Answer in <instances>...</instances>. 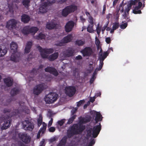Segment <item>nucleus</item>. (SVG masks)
Instances as JSON below:
<instances>
[{"mask_svg":"<svg viewBox=\"0 0 146 146\" xmlns=\"http://www.w3.org/2000/svg\"><path fill=\"white\" fill-rule=\"evenodd\" d=\"M89 121L90 119L86 117L79 118L78 124H74L68 130V136L70 137L74 134L81 133L85 128L84 124Z\"/></svg>","mask_w":146,"mask_h":146,"instance_id":"1","label":"nucleus"},{"mask_svg":"<svg viewBox=\"0 0 146 146\" xmlns=\"http://www.w3.org/2000/svg\"><path fill=\"white\" fill-rule=\"evenodd\" d=\"M87 31L91 33H93L94 32L95 30L93 28V24H89L87 28Z\"/></svg>","mask_w":146,"mask_h":146,"instance_id":"31","label":"nucleus"},{"mask_svg":"<svg viewBox=\"0 0 146 146\" xmlns=\"http://www.w3.org/2000/svg\"><path fill=\"white\" fill-rule=\"evenodd\" d=\"M19 58L18 57H16L14 56V55H13L11 56V59L12 61L15 62H17L18 61Z\"/></svg>","mask_w":146,"mask_h":146,"instance_id":"37","label":"nucleus"},{"mask_svg":"<svg viewBox=\"0 0 146 146\" xmlns=\"http://www.w3.org/2000/svg\"><path fill=\"white\" fill-rule=\"evenodd\" d=\"M41 1L42 3L39 9V12L41 13L46 12L48 10V6L56 2L54 0H42Z\"/></svg>","mask_w":146,"mask_h":146,"instance_id":"4","label":"nucleus"},{"mask_svg":"<svg viewBox=\"0 0 146 146\" xmlns=\"http://www.w3.org/2000/svg\"><path fill=\"white\" fill-rule=\"evenodd\" d=\"M111 16V15L110 14L108 15L107 16V18L108 19L110 18V17Z\"/></svg>","mask_w":146,"mask_h":146,"instance_id":"64","label":"nucleus"},{"mask_svg":"<svg viewBox=\"0 0 146 146\" xmlns=\"http://www.w3.org/2000/svg\"><path fill=\"white\" fill-rule=\"evenodd\" d=\"M17 89H14V90H13L11 91V93H13L12 92H13V94H16L17 93Z\"/></svg>","mask_w":146,"mask_h":146,"instance_id":"54","label":"nucleus"},{"mask_svg":"<svg viewBox=\"0 0 146 146\" xmlns=\"http://www.w3.org/2000/svg\"><path fill=\"white\" fill-rule=\"evenodd\" d=\"M88 21L90 23V24H93V19L91 17L89 16L88 17Z\"/></svg>","mask_w":146,"mask_h":146,"instance_id":"42","label":"nucleus"},{"mask_svg":"<svg viewBox=\"0 0 146 146\" xmlns=\"http://www.w3.org/2000/svg\"><path fill=\"white\" fill-rule=\"evenodd\" d=\"M58 95L55 93H50L46 95L44 100L46 103L50 104L55 102L58 98Z\"/></svg>","mask_w":146,"mask_h":146,"instance_id":"5","label":"nucleus"},{"mask_svg":"<svg viewBox=\"0 0 146 146\" xmlns=\"http://www.w3.org/2000/svg\"><path fill=\"white\" fill-rule=\"evenodd\" d=\"M42 122V117L41 114H40L39 117L38 119V126H40Z\"/></svg>","mask_w":146,"mask_h":146,"instance_id":"35","label":"nucleus"},{"mask_svg":"<svg viewBox=\"0 0 146 146\" xmlns=\"http://www.w3.org/2000/svg\"><path fill=\"white\" fill-rule=\"evenodd\" d=\"M96 95H95L93 97H91L90 99V101L92 102H93L95 100V99L96 98Z\"/></svg>","mask_w":146,"mask_h":146,"instance_id":"45","label":"nucleus"},{"mask_svg":"<svg viewBox=\"0 0 146 146\" xmlns=\"http://www.w3.org/2000/svg\"><path fill=\"white\" fill-rule=\"evenodd\" d=\"M0 125L2 129H6L10 126V121L9 118H1L0 119Z\"/></svg>","mask_w":146,"mask_h":146,"instance_id":"11","label":"nucleus"},{"mask_svg":"<svg viewBox=\"0 0 146 146\" xmlns=\"http://www.w3.org/2000/svg\"><path fill=\"white\" fill-rule=\"evenodd\" d=\"M106 28V26H104L103 27L102 29V31L103 33L104 31L105 30V29Z\"/></svg>","mask_w":146,"mask_h":146,"instance_id":"59","label":"nucleus"},{"mask_svg":"<svg viewBox=\"0 0 146 146\" xmlns=\"http://www.w3.org/2000/svg\"><path fill=\"white\" fill-rule=\"evenodd\" d=\"M106 9V6L105 5H104V8H103V13H105V11Z\"/></svg>","mask_w":146,"mask_h":146,"instance_id":"62","label":"nucleus"},{"mask_svg":"<svg viewBox=\"0 0 146 146\" xmlns=\"http://www.w3.org/2000/svg\"><path fill=\"white\" fill-rule=\"evenodd\" d=\"M17 23L18 22L15 20H11L7 23L6 27L9 29H13L15 27Z\"/></svg>","mask_w":146,"mask_h":146,"instance_id":"15","label":"nucleus"},{"mask_svg":"<svg viewBox=\"0 0 146 146\" xmlns=\"http://www.w3.org/2000/svg\"><path fill=\"white\" fill-rule=\"evenodd\" d=\"M101 127L100 123L99 125L95 126L93 128L91 129L88 131V137L89 139L88 135L91 137L92 135L94 138L97 137L101 130Z\"/></svg>","mask_w":146,"mask_h":146,"instance_id":"7","label":"nucleus"},{"mask_svg":"<svg viewBox=\"0 0 146 146\" xmlns=\"http://www.w3.org/2000/svg\"><path fill=\"white\" fill-rule=\"evenodd\" d=\"M55 128L54 127H51L49 129V130L50 132H53L55 130Z\"/></svg>","mask_w":146,"mask_h":146,"instance_id":"47","label":"nucleus"},{"mask_svg":"<svg viewBox=\"0 0 146 146\" xmlns=\"http://www.w3.org/2000/svg\"><path fill=\"white\" fill-rule=\"evenodd\" d=\"M115 17L116 19H117L119 17V15L117 13H116V14L115 15Z\"/></svg>","mask_w":146,"mask_h":146,"instance_id":"60","label":"nucleus"},{"mask_svg":"<svg viewBox=\"0 0 146 146\" xmlns=\"http://www.w3.org/2000/svg\"><path fill=\"white\" fill-rule=\"evenodd\" d=\"M7 52L5 47L3 45H0V57L5 55Z\"/></svg>","mask_w":146,"mask_h":146,"instance_id":"25","label":"nucleus"},{"mask_svg":"<svg viewBox=\"0 0 146 146\" xmlns=\"http://www.w3.org/2000/svg\"><path fill=\"white\" fill-rule=\"evenodd\" d=\"M127 25V23H125L121 24L120 26V27L121 29H124L126 28Z\"/></svg>","mask_w":146,"mask_h":146,"instance_id":"41","label":"nucleus"},{"mask_svg":"<svg viewBox=\"0 0 146 146\" xmlns=\"http://www.w3.org/2000/svg\"><path fill=\"white\" fill-rule=\"evenodd\" d=\"M142 3L140 2L138 3V6L135 7L134 9L133 10V12L135 14H139L141 13V11L140 10H139L140 9L142 6Z\"/></svg>","mask_w":146,"mask_h":146,"instance_id":"22","label":"nucleus"},{"mask_svg":"<svg viewBox=\"0 0 146 146\" xmlns=\"http://www.w3.org/2000/svg\"><path fill=\"white\" fill-rule=\"evenodd\" d=\"M73 36L72 34H69L64 37L61 41L58 43L56 44L58 46H61L63 45L64 43H67L71 41L72 39Z\"/></svg>","mask_w":146,"mask_h":146,"instance_id":"12","label":"nucleus"},{"mask_svg":"<svg viewBox=\"0 0 146 146\" xmlns=\"http://www.w3.org/2000/svg\"><path fill=\"white\" fill-rule=\"evenodd\" d=\"M30 0H24L23 2V5L25 7H28L29 5V4Z\"/></svg>","mask_w":146,"mask_h":146,"instance_id":"34","label":"nucleus"},{"mask_svg":"<svg viewBox=\"0 0 146 146\" xmlns=\"http://www.w3.org/2000/svg\"><path fill=\"white\" fill-rule=\"evenodd\" d=\"M45 36L42 33H40L35 38L37 39H42L44 38Z\"/></svg>","mask_w":146,"mask_h":146,"instance_id":"33","label":"nucleus"},{"mask_svg":"<svg viewBox=\"0 0 146 146\" xmlns=\"http://www.w3.org/2000/svg\"><path fill=\"white\" fill-rule=\"evenodd\" d=\"M42 126H43V128L42 129H40V131L41 132H42V133H43L44 132V130H45L46 127V125L43 122L42 123Z\"/></svg>","mask_w":146,"mask_h":146,"instance_id":"40","label":"nucleus"},{"mask_svg":"<svg viewBox=\"0 0 146 146\" xmlns=\"http://www.w3.org/2000/svg\"><path fill=\"white\" fill-rule=\"evenodd\" d=\"M55 25L56 24L55 23L50 22L47 23L46 27L48 29H51L54 28Z\"/></svg>","mask_w":146,"mask_h":146,"instance_id":"29","label":"nucleus"},{"mask_svg":"<svg viewBox=\"0 0 146 146\" xmlns=\"http://www.w3.org/2000/svg\"><path fill=\"white\" fill-rule=\"evenodd\" d=\"M30 17L26 15H23L21 17V21L24 23H27L29 21Z\"/></svg>","mask_w":146,"mask_h":146,"instance_id":"28","label":"nucleus"},{"mask_svg":"<svg viewBox=\"0 0 146 146\" xmlns=\"http://www.w3.org/2000/svg\"><path fill=\"white\" fill-rule=\"evenodd\" d=\"M86 15L88 16H89L90 14H89V13L88 12H86Z\"/></svg>","mask_w":146,"mask_h":146,"instance_id":"63","label":"nucleus"},{"mask_svg":"<svg viewBox=\"0 0 146 146\" xmlns=\"http://www.w3.org/2000/svg\"><path fill=\"white\" fill-rule=\"evenodd\" d=\"M46 72H49L55 76H57L58 73L56 70L54 68L51 67H48L45 69Z\"/></svg>","mask_w":146,"mask_h":146,"instance_id":"20","label":"nucleus"},{"mask_svg":"<svg viewBox=\"0 0 146 146\" xmlns=\"http://www.w3.org/2000/svg\"><path fill=\"white\" fill-rule=\"evenodd\" d=\"M65 119H62L61 120L58 121V124L60 126L62 125L65 122Z\"/></svg>","mask_w":146,"mask_h":146,"instance_id":"43","label":"nucleus"},{"mask_svg":"<svg viewBox=\"0 0 146 146\" xmlns=\"http://www.w3.org/2000/svg\"><path fill=\"white\" fill-rule=\"evenodd\" d=\"M101 30H102L101 27L100 26L99 24H98L96 27V31L98 35L100 34Z\"/></svg>","mask_w":146,"mask_h":146,"instance_id":"38","label":"nucleus"},{"mask_svg":"<svg viewBox=\"0 0 146 146\" xmlns=\"http://www.w3.org/2000/svg\"><path fill=\"white\" fill-rule=\"evenodd\" d=\"M32 45V43L31 42H29L27 43L25 49V53L27 54L30 52Z\"/></svg>","mask_w":146,"mask_h":146,"instance_id":"24","label":"nucleus"},{"mask_svg":"<svg viewBox=\"0 0 146 146\" xmlns=\"http://www.w3.org/2000/svg\"><path fill=\"white\" fill-rule=\"evenodd\" d=\"M136 2L137 0H131L129 2L128 5H121L119 8V11H120L121 12H123L124 10V7L125 8L124 9L125 12L127 13L131 9V6L135 5Z\"/></svg>","mask_w":146,"mask_h":146,"instance_id":"9","label":"nucleus"},{"mask_svg":"<svg viewBox=\"0 0 146 146\" xmlns=\"http://www.w3.org/2000/svg\"><path fill=\"white\" fill-rule=\"evenodd\" d=\"M74 23L72 21L68 22L65 26V30L66 32H69L71 31L74 26Z\"/></svg>","mask_w":146,"mask_h":146,"instance_id":"17","label":"nucleus"},{"mask_svg":"<svg viewBox=\"0 0 146 146\" xmlns=\"http://www.w3.org/2000/svg\"><path fill=\"white\" fill-rule=\"evenodd\" d=\"M11 49L12 52H15L17 51V44L14 42H12L10 44Z\"/></svg>","mask_w":146,"mask_h":146,"instance_id":"23","label":"nucleus"},{"mask_svg":"<svg viewBox=\"0 0 146 146\" xmlns=\"http://www.w3.org/2000/svg\"><path fill=\"white\" fill-rule=\"evenodd\" d=\"M81 52L84 56H89L92 52V50L90 47H86L81 51Z\"/></svg>","mask_w":146,"mask_h":146,"instance_id":"19","label":"nucleus"},{"mask_svg":"<svg viewBox=\"0 0 146 146\" xmlns=\"http://www.w3.org/2000/svg\"><path fill=\"white\" fill-rule=\"evenodd\" d=\"M75 92V88L72 86L67 87L65 89V92L66 94L69 96H73Z\"/></svg>","mask_w":146,"mask_h":146,"instance_id":"14","label":"nucleus"},{"mask_svg":"<svg viewBox=\"0 0 146 146\" xmlns=\"http://www.w3.org/2000/svg\"><path fill=\"white\" fill-rule=\"evenodd\" d=\"M82 58V57L81 56H80V55H78V56H77L76 57V58L77 59H81Z\"/></svg>","mask_w":146,"mask_h":146,"instance_id":"61","label":"nucleus"},{"mask_svg":"<svg viewBox=\"0 0 146 146\" xmlns=\"http://www.w3.org/2000/svg\"><path fill=\"white\" fill-rule=\"evenodd\" d=\"M119 0H114L113 1V5H115L116 4L117 2Z\"/></svg>","mask_w":146,"mask_h":146,"instance_id":"58","label":"nucleus"},{"mask_svg":"<svg viewBox=\"0 0 146 146\" xmlns=\"http://www.w3.org/2000/svg\"><path fill=\"white\" fill-rule=\"evenodd\" d=\"M95 143V141L94 139H92L88 146H92V145L94 144Z\"/></svg>","mask_w":146,"mask_h":146,"instance_id":"46","label":"nucleus"},{"mask_svg":"<svg viewBox=\"0 0 146 146\" xmlns=\"http://www.w3.org/2000/svg\"><path fill=\"white\" fill-rule=\"evenodd\" d=\"M66 142L65 138L62 139L60 141V143L57 146H63Z\"/></svg>","mask_w":146,"mask_h":146,"instance_id":"36","label":"nucleus"},{"mask_svg":"<svg viewBox=\"0 0 146 146\" xmlns=\"http://www.w3.org/2000/svg\"><path fill=\"white\" fill-rule=\"evenodd\" d=\"M44 140L43 139L41 141L40 143V144L41 145L40 146H44V145H43L44 143Z\"/></svg>","mask_w":146,"mask_h":146,"instance_id":"57","label":"nucleus"},{"mask_svg":"<svg viewBox=\"0 0 146 146\" xmlns=\"http://www.w3.org/2000/svg\"><path fill=\"white\" fill-rule=\"evenodd\" d=\"M56 140V137H54L50 139V141L51 143H52L54 141H55Z\"/></svg>","mask_w":146,"mask_h":146,"instance_id":"50","label":"nucleus"},{"mask_svg":"<svg viewBox=\"0 0 146 146\" xmlns=\"http://www.w3.org/2000/svg\"><path fill=\"white\" fill-rule=\"evenodd\" d=\"M119 24L117 23H114L113 24L112 29H111L110 33H113L114 31L117 29L119 27Z\"/></svg>","mask_w":146,"mask_h":146,"instance_id":"30","label":"nucleus"},{"mask_svg":"<svg viewBox=\"0 0 146 146\" xmlns=\"http://www.w3.org/2000/svg\"><path fill=\"white\" fill-rule=\"evenodd\" d=\"M111 41V39L110 37L106 38V41L108 44Z\"/></svg>","mask_w":146,"mask_h":146,"instance_id":"49","label":"nucleus"},{"mask_svg":"<svg viewBox=\"0 0 146 146\" xmlns=\"http://www.w3.org/2000/svg\"><path fill=\"white\" fill-rule=\"evenodd\" d=\"M95 43L98 48V49L99 50H100V52L99 53V60H100V53H102L104 54V53L106 52L108 54V55L107 56L108 54V53L107 52H102V50L100 46V42L98 39L97 38L96 36L95 37Z\"/></svg>","mask_w":146,"mask_h":146,"instance_id":"21","label":"nucleus"},{"mask_svg":"<svg viewBox=\"0 0 146 146\" xmlns=\"http://www.w3.org/2000/svg\"><path fill=\"white\" fill-rule=\"evenodd\" d=\"M96 95V98L98 96H100L101 95V93L100 92H99L96 93L95 95Z\"/></svg>","mask_w":146,"mask_h":146,"instance_id":"56","label":"nucleus"},{"mask_svg":"<svg viewBox=\"0 0 146 146\" xmlns=\"http://www.w3.org/2000/svg\"><path fill=\"white\" fill-rule=\"evenodd\" d=\"M77 6L74 5H71L66 7L62 11V15L64 16H66L69 14L77 10Z\"/></svg>","mask_w":146,"mask_h":146,"instance_id":"10","label":"nucleus"},{"mask_svg":"<svg viewBox=\"0 0 146 146\" xmlns=\"http://www.w3.org/2000/svg\"><path fill=\"white\" fill-rule=\"evenodd\" d=\"M76 117V115H73L70 118L68 122V123L70 124L72 123L74 120L75 118Z\"/></svg>","mask_w":146,"mask_h":146,"instance_id":"39","label":"nucleus"},{"mask_svg":"<svg viewBox=\"0 0 146 146\" xmlns=\"http://www.w3.org/2000/svg\"><path fill=\"white\" fill-rule=\"evenodd\" d=\"M37 47L40 52L42 57L44 58H47L49 60L52 61L56 59L58 57V54L57 52L54 53L48 57V54L53 52L54 50L52 49H43L39 46H37Z\"/></svg>","mask_w":146,"mask_h":146,"instance_id":"2","label":"nucleus"},{"mask_svg":"<svg viewBox=\"0 0 146 146\" xmlns=\"http://www.w3.org/2000/svg\"><path fill=\"white\" fill-rule=\"evenodd\" d=\"M90 113L93 116L96 115L95 120L96 121H101L102 120V117L100 113L93 110L90 111Z\"/></svg>","mask_w":146,"mask_h":146,"instance_id":"18","label":"nucleus"},{"mask_svg":"<svg viewBox=\"0 0 146 146\" xmlns=\"http://www.w3.org/2000/svg\"><path fill=\"white\" fill-rule=\"evenodd\" d=\"M4 82L7 86H9L12 85L13 80L10 78H8L4 80Z\"/></svg>","mask_w":146,"mask_h":146,"instance_id":"26","label":"nucleus"},{"mask_svg":"<svg viewBox=\"0 0 146 146\" xmlns=\"http://www.w3.org/2000/svg\"><path fill=\"white\" fill-rule=\"evenodd\" d=\"M23 127L25 130H31L33 129L34 125L33 123L28 120H25L23 122Z\"/></svg>","mask_w":146,"mask_h":146,"instance_id":"13","label":"nucleus"},{"mask_svg":"<svg viewBox=\"0 0 146 146\" xmlns=\"http://www.w3.org/2000/svg\"><path fill=\"white\" fill-rule=\"evenodd\" d=\"M13 138L15 139H18V138L20 139L25 143H28L30 141L31 139L30 137L25 133H21L16 132L14 135Z\"/></svg>","mask_w":146,"mask_h":146,"instance_id":"6","label":"nucleus"},{"mask_svg":"<svg viewBox=\"0 0 146 146\" xmlns=\"http://www.w3.org/2000/svg\"><path fill=\"white\" fill-rule=\"evenodd\" d=\"M66 0H56V1L59 3H62L65 2Z\"/></svg>","mask_w":146,"mask_h":146,"instance_id":"48","label":"nucleus"},{"mask_svg":"<svg viewBox=\"0 0 146 146\" xmlns=\"http://www.w3.org/2000/svg\"><path fill=\"white\" fill-rule=\"evenodd\" d=\"M84 101L83 100H80L78 102H77V106H80L82 104L84 103Z\"/></svg>","mask_w":146,"mask_h":146,"instance_id":"44","label":"nucleus"},{"mask_svg":"<svg viewBox=\"0 0 146 146\" xmlns=\"http://www.w3.org/2000/svg\"><path fill=\"white\" fill-rule=\"evenodd\" d=\"M23 111H24L25 112L27 113H29V110H28L26 107L24 108Z\"/></svg>","mask_w":146,"mask_h":146,"instance_id":"52","label":"nucleus"},{"mask_svg":"<svg viewBox=\"0 0 146 146\" xmlns=\"http://www.w3.org/2000/svg\"><path fill=\"white\" fill-rule=\"evenodd\" d=\"M65 52L66 53H62L61 56L64 57L66 56L69 57L73 54V52L72 50H66Z\"/></svg>","mask_w":146,"mask_h":146,"instance_id":"27","label":"nucleus"},{"mask_svg":"<svg viewBox=\"0 0 146 146\" xmlns=\"http://www.w3.org/2000/svg\"><path fill=\"white\" fill-rule=\"evenodd\" d=\"M84 43V40H77L76 41V44L79 46H82Z\"/></svg>","mask_w":146,"mask_h":146,"instance_id":"32","label":"nucleus"},{"mask_svg":"<svg viewBox=\"0 0 146 146\" xmlns=\"http://www.w3.org/2000/svg\"><path fill=\"white\" fill-rule=\"evenodd\" d=\"M77 108H73L72 110V111H71L72 113H74L77 111Z\"/></svg>","mask_w":146,"mask_h":146,"instance_id":"53","label":"nucleus"},{"mask_svg":"<svg viewBox=\"0 0 146 146\" xmlns=\"http://www.w3.org/2000/svg\"><path fill=\"white\" fill-rule=\"evenodd\" d=\"M123 17L124 19H126V18H127V15L126 14V13H124V14H122Z\"/></svg>","mask_w":146,"mask_h":146,"instance_id":"55","label":"nucleus"},{"mask_svg":"<svg viewBox=\"0 0 146 146\" xmlns=\"http://www.w3.org/2000/svg\"><path fill=\"white\" fill-rule=\"evenodd\" d=\"M44 88L43 84L38 85L34 89V93L36 95H38L41 92Z\"/></svg>","mask_w":146,"mask_h":146,"instance_id":"16","label":"nucleus"},{"mask_svg":"<svg viewBox=\"0 0 146 146\" xmlns=\"http://www.w3.org/2000/svg\"><path fill=\"white\" fill-rule=\"evenodd\" d=\"M53 121V119L51 118L50 120L49 121L48 124V126H50L52 124Z\"/></svg>","mask_w":146,"mask_h":146,"instance_id":"51","label":"nucleus"},{"mask_svg":"<svg viewBox=\"0 0 146 146\" xmlns=\"http://www.w3.org/2000/svg\"><path fill=\"white\" fill-rule=\"evenodd\" d=\"M38 30V28L36 27H32L28 26L24 27L21 31L24 35H28L31 33L34 35Z\"/></svg>","mask_w":146,"mask_h":146,"instance_id":"8","label":"nucleus"},{"mask_svg":"<svg viewBox=\"0 0 146 146\" xmlns=\"http://www.w3.org/2000/svg\"><path fill=\"white\" fill-rule=\"evenodd\" d=\"M108 54L106 52L104 54L102 53L100 54V63L98 68H97L93 73L92 78L90 80V82L91 84L94 81L96 78L95 75L96 74V72L102 69L103 65V61L104 59L106 57Z\"/></svg>","mask_w":146,"mask_h":146,"instance_id":"3","label":"nucleus"}]
</instances>
